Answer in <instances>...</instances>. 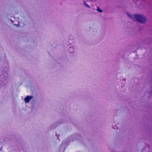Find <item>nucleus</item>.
Returning <instances> with one entry per match:
<instances>
[{"mask_svg":"<svg viewBox=\"0 0 152 152\" xmlns=\"http://www.w3.org/2000/svg\"><path fill=\"white\" fill-rule=\"evenodd\" d=\"M141 23H145L146 21V17L143 15L135 14L134 15V20Z\"/></svg>","mask_w":152,"mask_h":152,"instance_id":"1","label":"nucleus"},{"mask_svg":"<svg viewBox=\"0 0 152 152\" xmlns=\"http://www.w3.org/2000/svg\"><path fill=\"white\" fill-rule=\"evenodd\" d=\"M33 98L31 96H28L24 99V100L26 103H28L29 101Z\"/></svg>","mask_w":152,"mask_h":152,"instance_id":"2","label":"nucleus"},{"mask_svg":"<svg viewBox=\"0 0 152 152\" xmlns=\"http://www.w3.org/2000/svg\"><path fill=\"white\" fill-rule=\"evenodd\" d=\"M83 4L85 7L87 8L88 9L91 8V7H90V6L87 3L86 1H83Z\"/></svg>","mask_w":152,"mask_h":152,"instance_id":"3","label":"nucleus"},{"mask_svg":"<svg viewBox=\"0 0 152 152\" xmlns=\"http://www.w3.org/2000/svg\"><path fill=\"white\" fill-rule=\"evenodd\" d=\"M127 15L132 20H134V15H132L129 12H127L126 13Z\"/></svg>","mask_w":152,"mask_h":152,"instance_id":"4","label":"nucleus"},{"mask_svg":"<svg viewBox=\"0 0 152 152\" xmlns=\"http://www.w3.org/2000/svg\"><path fill=\"white\" fill-rule=\"evenodd\" d=\"M96 10L100 13H102L103 12V11L99 7H97Z\"/></svg>","mask_w":152,"mask_h":152,"instance_id":"5","label":"nucleus"}]
</instances>
